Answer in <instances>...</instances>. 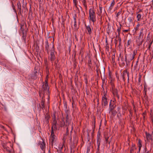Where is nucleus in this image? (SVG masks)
<instances>
[{"label":"nucleus","instance_id":"1","mask_svg":"<svg viewBox=\"0 0 153 153\" xmlns=\"http://www.w3.org/2000/svg\"><path fill=\"white\" fill-rule=\"evenodd\" d=\"M54 39L53 37V44L51 45V44H49L48 40L46 39L45 42V50L47 51L48 54H49V52L50 53V56L49 57V59L51 62L53 64V61L56 59V57L55 55V49L54 46L53 44Z\"/></svg>","mask_w":153,"mask_h":153},{"label":"nucleus","instance_id":"2","mask_svg":"<svg viewBox=\"0 0 153 153\" xmlns=\"http://www.w3.org/2000/svg\"><path fill=\"white\" fill-rule=\"evenodd\" d=\"M45 93L48 95L49 97V92L48 85H47L46 84H44L43 82L42 89L39 90V94L40 97H41L42 95L43 96H45Z\"/></svg>","mask_w":153,"mask_h":153},{"label":"nucleus","instance_id":"3","mask_svg":"<svg viewBox=\"0 0 153 153\" xmlns=\"http://www.w3.org/2000/svg\"><path fill=\"white\" fill-rule=\"evenodd\" d=\"M89 20L91 21L93 23L96 21V17L95 11H94V8H90L89 10Z\"/></svg>","mask_w":153,"mask_h":153},{"label":"nucleus","instance_id":"4","mask_svg":"<svg viewBox=\"0 0 153 153\" xmlns=\"http://www.w3.org/2000/svg\"><path fill=\"white\" fill-rule=\"evenodd\" d=\"M106 94L105 93L102 97V105L103 107H105L108 105V102L107 98L106 97Z\"/></svg>","mask_w":153,"mask_h":153},{"label":"nucleus","instance_id":"5","mask_svg":"<svg viewBox=\"0 0 153 153\" xmlns=\"http://www.w3.org/2000/svg\"><path fill=\"white\" fill-rule=\"evenodd\" d=\"M122 77L124 81H125V78H127L128 80L129 81V73L127 69L124 70L122 73Z\"/></svg>","mask_w":153,"mask_h":153},{"label":"nucleus","instance_id":"6","mask_svg":"<svg viewBox=\"0 0 153 153\" xmlns=\"http://www.w3.org/2000/svg\"><path fill=\"white\" fill-rule=\"evenodd\" d=\"M101 74H100L101 78L102 77V78H106L105 74V68L102 65L101 67Z\"/></svg>","mask_w":153,"mask_h":153},{"label":"nucleus","instance_id":"7","mask_svg":"<svg viewBox=\"0 0 153 153\" xmlns=\"http://www.w3.org/2000/svg\"><path fill=\"white\" fill-rule=\"evenodd\" d=\"M50 117L48 113L45 115L44 119L43 120L44 123L48 124L49 122V119Z\"/></svg>","mask_w":153,"mask_h":153},{"label":"nucleus","instance_id":"8","mask_svg":"<svg viewBox=\"0 0 153 153\" xmlns=\"http://www.w3.org/2000/svg\"><path fill=\"white\" fill-rule=\"evenodd\" d=\"M57 121H56L55 119H54V120H53V122L52 123V126L51 128V129H53L55 131L57 130Z\"/></svg>","mask_w":153,"mask_h":153},{"label":"nucleus","instance_id":"9","mask_svg":"<svg viewBox=\"0 0 153 153\" xmlns=\"http://www.w3.org/2000/svg\"><path fill=\"white\" fill-rule=\"evenodd\" d=\"M38 74V71L37 70H36V67L34 68V71L33 72V74L31 75V78L34 79H37V74Z\"/></svg>","mask_w":153,"mask_h":153},{"label":"nucleus","instance_id":"10","mask_svg":"<svg viewBox=\"0 0 153 153\" xmlns=\"http://www.w3.org/2000/svg\"><path fill=\"white\" fill-rule=\"evenodd\" d=\"M112 93L113 95L116 97L118 100L120 99L119 96L118 94V90L117 89L112 88Z\"/></svg>","mask_w":153,"mask_h":153},{"label":"nucleus","instance_id":"11","mask_svg":"<svg viewBox=\"0 0 153 153\" xmlns=\"http://www.w3.org/2000/svg\"><path fill=\"white\" fill-rule=\"evenodd\" d=\"M17 7L18 8V10H19V13L20 15L22 14V10H21V4L19 1L17 2Z\"/></svg>","mask_w":153,"mask_h":153},{"label":"nucleus","instance_id":"12","mask_svg":"<svg viewBox=\"0 0 153 153\" xmlns=\"http://www.w3.org/2000/svg\"><path fill=\"white\" fill-rule=\"evenodd\" d=\"M85 25L86 29L88 32V34L90 35L92 33V30L91 26L89 25H87L86 24H85Z\"/></svg>","mask_w":153,"mask_h":153},{"label":"nucleus","instance_id":"13","mask_svg":"<svg viewBox=\"0 0 153 153\" xmlns=\"http://www.w3.org/2000/svg\"><path fill=\"white\" fill-rule=\"evenodd\" d=\"M137 149L135 145L132 143L131 146V147L130 153H133L135 150Z\"/></svg>","mask_w":153,"mask_h":153},{"label":"nucleus","instance_id":"14","mask_svg":"<svg viewBox=\"0 0 153 153\" xmlns=\"http://www.w3.org/2000/svg\"><path fill=\"white\" fill-rule=\"evenodd\" d=\"M96 66L97 68L96 71L97 75V78H100L99 72H100V74H101V71L100 69L99 68V66L97 65H96Z\"/></svg>","mask_w":153,"mask_h":153},{"label":"nucleus","instance_id":"15","mask_svg":"<svg viewBox=\"0 0 153 153\" xmlns=\"http://www.w3.org/2000/svg\"><path fill=\"white\" fill-rule=\"evenodd\" d=\"M26 5V3H25V4L23 3L22 5L23 8L22 10V12H23V11L24 12V13H26L27 12V7Z\"/></svg>","mask_w":153,"mask_h":153},{"label":"nucleus","instance_id":"16","mask_svg":"<svg viewBox=\"0 0 153 153\" xmlns=\"http://www.w3.org/2000/svg\"><path fill=\"white\" fill-rule=\"evenodd\" d=\"M88 66L89 69H92V62L91 60L90 57H89L88 62Z\"/></svg>","mask_w":153,"mask_h":153},{"label":"nucleus","instance_id":"17","mask_svg":"<svg viewBox=\"0 0 153 153\" xmlns=\"http://www.w3.org/2000/svg\"><path fill=\"white\" fill-rule=\"evenodd\" d=\"M136 54V53L135 52V51H134L133 52V54L131 53L129 55V59L131 61L134 58Z\"/></svg>","mask_w":153,"mask_h":153},{"label":"nucleus","instance_id":"18","mask_svg":"<svg viewBox=\"0 0 153 153\" xmlns=\"http://www.w3.org/2000/svg\"><path fill=\"white\" fill-rule=\"evenodd\" d=\"M42 99L41 100V104L42 105V108L43 109V108H45V105L44 103L45 102V100L44 98L45 97V96H42Z\"/></svg>","mask_w":153,"mask_h":153},{"label":"nucleus","instance_id":"19","mask_svg":"<svg viewBox=\"0 0 153 153\" xmlns=\"http://www.w3.org/2000/svg\"><path fill=\"white\" fill-rule=\"evenodd\" d=\"M146 136L147 140H152V135L149 133H148L147 132L146 133Z\"/></svg>","mask_w":153,"mask_h":153},{"label":"nucleus","instance_id":"20","mask_svg":"<svg viewBox=\"0 0 153 153\" xmlns=\"http://www.w3.org/2000/svg\"><path fill=\"white\" fill-rule=\"evenodd\" d=\"M144 29L143 28H142L140 30V35L139 38H138V40H140L142 36V38L143 37L144 34L143 33Z\"/></svg>","mask_w":153,"mask_h":153},{"label":"nucleus","instance_id":"21","mask_svg":"<svg viewBox=\"0 0 153 153\" xmlns=\"http://www.w3.org/2000/svg\"><path fill=\"white\" fill-rule=\"evenodd\" d=\"M122 25H121L120 24V26L119 27H118L117 29V31L118 33V36H116V37H117V36H120V30L121 28Z\"/></svg>","mask_w":153,"mask_h":153},{"label":"nucleus","instance_id":"22","mask_svg":"<svg viewBox=\"0 0 153 153\" xmlns=\"http://www.w3.org/2000/svg\"><path fill=\"white\" fill-rule=\"evenodd\" d=\"M40 148H41V149L43 150L44 149V148H45V143L44 141H43L42 142V143L40 144Z\"/></svg>","mask_w":153,"mask_h":153},{"label":"nucleus","instance_id":"23","mask_svg":"<svg viewBox=\"0 0 153 153\" xmlns=\"http://www.w3.org/2000/svg\"><path fill=\"white\" fill-rule=\"evenodd\" d=\"M115 54L111 56L112 58V62L114 65H116V63L115 61Z\"/></svg>","mask_w":153,"mask_h":153},{"label":"nucleus","instance_id":"24","mask_svg":"<svg viewBox=\"0 0 153 153\" xmlns=\"http://www.w3.org/2000/svg\"><path fill=\"white\" fill-rule=\"evenodd\" d=\"M111 115L112 117L115 116L116 114L117 113V111H116L115 110H114L111 111Z\"/></svg>","mask_w":153,"mask_h":153},{"label":"nucleus","instance_id":"25","mask_svg":"<svg viewBox=\"0 0 153 153\" xmlns=\"http://www.w3.org/2000/svg\"><path fill=\"white\" fill-rule=\"evenodd\" d=\"M51 136V144L52 146H53V143L54 140V139H55V135H54L52 136Z\"/></svg>","mask_w":153,"mask_h":153},{"label":"nucleus","instance_id":"26","mask_svg":"<svg viewBox=\"0 0 153 153\" xmlns=\"http://www.w3.org/2000/svg\"><path fill=\"white\" fill-rule=\"evenodd\" d=\"M111 101L112 100H111L109 103V108H115L116 106V105H115L114 104H112L111 103Z\"/></svg>","mask_w":153,"mask_h":153},{"label":"nucleus","instance_id":"27","mask_svg":"<svg viewBox=\"0 0 153 153\" xmlns=\"http://www.w3.org/2000/svg\"><path fill=\"white\" fill-rule=\"evenodd\" d=\"M69 117L68 116H66L65 122L66 124H65L66 126H67L69 124V122H68Z\"/></svg>","mask_w":153,"mask_h":153},{"label":"nucleus","instance_id":"28","mask_svg":"<svg viewBox=\"0 0 153 153\" xmlns=\"http://www.w3.org/2000/svg\"><path fill=\"white\" fill-rule=\"evenodd\" d=\"M106 46H105V48H106V49L107 50V51H109V46H108V41L107 39L106 40Z\"/></svg>","mask_w":153,"mask_h":153},{"label":"nucleus","instance_id":"29","mask_svg":"<svg viewBox=\"0 0 153 153\" xmlns=\"http://www.w3.org/2000/svg\"><path fill=\"white\" fill-rule=\"evenodd\" d=\"M105 139L106 141V143H108L109 144H110V142H111V140H108V139H109L108 137H105Z\"/></svg>","mask_w":153,"mask_h":153},{"label":"nucleus","instance_id":"30","mask_svg":"<svg viewBox=\"0 0 153 153\" xmlns=\"http://www.w3.org/2000/svg\"><path fill=\"white\" fill-rule=\"evenodd\" d=\"M114 4H115L114 0H113V1L112 2V3L111 4V6L109 8V9H110V10L112 9L113 6L114 5Z\"/></svg>","mask_w":153,"mask_h":153},{"label":"nucleus","instance_id":"31","mask_svg":"<svg viewBox=\"0 0 153 153\" xmlns=\"http://www.w3.org/2000/svg\"><path fill=\"white\" fill-rule=\"evenodd\" d=\"M142 141L140 139L138 140V145L139 148H141L142 147Z\"/></svg>","mask_w":153,"mask_h":153},{"label":"nucleus","instance_id":"32","mask_svg":"<svg viewBox=\"0 0 153 153\" xmlns=\"http://www.w3.org/2000/svg\"><path fill=\"white\" fill-rule=\"evenodd\" d=\"M141 15L140 14H137V20L138 21H140L141 19Z\"/></svg>","mask_w":153,"mask_h":153},{"label":"nucleus","instance_id":"33","mask_svg":"<svg viewBox=\"0 0 153 153\" xmlns=\"http://www.w3.org/2000/svg\"><path fill=\"white\" fill-rule=\"evenodd\" d=\"M101 139L100 138H97V145H100Z\"/></svg>","mask_w":153,"mask_h":153},{"label":"nucleus","instance_id":"34","mask_svg":"<svg viewBox=\"0 0 153 153\" xmlns=\"http://www.w3.org/2000/svg\"><path fill=\"white\" fill-rule=\"evenodd\" d=\"M140 26V24L139 23H138L136 26V27L134 28L135 30V32H136L137 30H138L139 29V27Z\"/></svg>","mask_w":153,"mask_h":153},{"label":"nucleus","instance_id":"35","mask_svg":"<svg viewBox=\"0 0 153 153\" xmlns=\"http://www.w3.org/2000/svg\"><path fill=\"white\" fill-rule=\"evenodd\" d=\"M73 3H74L75 7L76 8H77V4L78 1L77 0H73Z\"/></svg>","mask_w":153,"mask_h":153},{"label":"nucleus","instance_id":"36","mask_svg":"<svg viewBox=\"0 0 153 153\" xmlns=\"http://www.w3.org/2000/svg\"><path fill=\"white\" fill-rule=\"evenodd\" d=\"M94 120V122H93V125H94V129H93V131L94 130V128L95 127V123H96V121H95V117H94L93 119Z\"/></svg>","mask_w":153,"mask_h":153},{"label":"nucleus","instance_id":"37","mask_svg":"<svg viewBox=\"0 0 153 153\" xmlns=\"http://www.w3.org/2000/svg\"><path fill=\"white\" fill-rule=\"evenodd\" d=\"M101 79L102 80V87H103V86L104 85V84L105 82V79H106V78H102V77H101Z\"/></svg>","mask_w":153,"mask_h":153},{"label":"nucleus","instance_id":"38","mask_svg":"<svg viewBox=\"0 0 153 153\" xmlns=\"http://www.w3.org/2000/svg\"><path fill=\"white\" fill-rule=\"evenodd\" d=\"M132 19L131 17H129L128 19V22H129V23H132Z\"/></svg>","mask_w":153,"mask_h":153},{"label":"nucleus","instance_id":"39","mask_svg":"<svg viewBox=\"0 0 153 153\" xmlns=\"http://www.w3.org/2000/svg\"><path fill=\"white\" fill-rule=\"evenodd\" d=\"M12 7L13 10H14V11L15 12H16V10L15 7V6L13 4V2H12Z\"/></svg>","mask_w":153,"mask_h":153},{"label":"nucleus","instance_id":"40","mask_svg":"<svg viewBox=\"0 0 153 153\" xmlns=\"http://www.w3.org/2000/svg\"><path fill=\"white\" fill-rule=\"evenodd\" d=\"M44 62L45 64V66H47V65H48V63L47 62V59H44Z\"/></svg>","mask_w":153,"mask_h":153},{"label":"nucleus","instance_id":"41","mask_svg":"<svg viewBox=\"0 0 153 153\" xmlns=\"http://www.w3.org/2000/svg\"><path fill=\"white\" fill-rule=\"evenodd\" d=\"M83 5L84 6V7L85 8V9L86 11L87 10V5L86 4V3H82Z\"/></svg>","mask_w":153,"mask_h":153},{"label":"nucleus","instance_id":"42","mask_svg":"<svg viewBox=\"0 0 153 153\" xmlns=\"http://www.w3.org/2000/svg\"><path fill=\"white\" fill-rule=\"evenodd\" d=\"M131 43V39L128 40L127 42V46H128Z\"/></svg>","mask_w":153,"mask_h":153},{"label":"nucleus","instance_id":"43","mask_svg":"<svg viewBox=\"0 0 153 153\" xmlns=\"http://www.w3.org/2000/svg\"><path fill=\"white\" fill-rule=\"evenodd\" d=\"M65 122H64V120H63V122H62V123L60 124V126L61 127H63L65 125Z\"/></svg>","mask_w":153,"mask_h":153},{"label":"nucleus","instance_id":"44","mask_svg":"<svg viewBox=\"0 0 153 153\" xmlns=\"http://www.w3.org/2000/svg\"><path fill=\"white\" fill-rule=\"evenodd\" d=\"M121 12H122V10H120V11L117 14V15H116V17H117V18H118V16L119 15H120L121 13Z\"/></svg>","mask_w":153,"mask_h":153},{"label":"nucleus","instance_id":"45","mask_svg":"<svg viewBox=\"0 0 153 153\" xmlns=\"http://www.w3.org/2000/svg\"><path fill=\"white\" fill-rule=\"evenodd\" d=\"M54 130L53 129H51V136H52L53 135H54Z\"/></svg>","mask_w":153,"mask_h":153},{"label":"nucleus","instance_id":"46","mask_svg":"<svg viewBox=\"0 0 153 153\" xmlns=\"http://www.w3.org/2000/svg\"><path fill=\"white\" fill-rule=\"evenodd\" d=\"M143 39L142 40L140 41H139V42H138V45L139 46H140V45H142V43L143 42Z\"/></svg>","mask_w":153,"mask_h":153},{"label":"nucleus","instance_id":"47","mask_svg":"<svg viewBox=\"0 0 153 153\" xmlns=\"http://www.w3.org/2000/svg\"><path fill=\"white\" fill-rule=\"evenodd\" d=\"M115 108H109V113H111V111L114 110Z\"/></svg>","mask_w":153,"mask_h":153},{"label":"nucleus","instance_id":"48","mask_svg":"<svg viewBox=\"0 0 153 153\" xmlns=\"http://www.w3.org/2000/svg\"><path fill=\"white\" fill-rule=\"evenodd\" d=\"M26 34H25L24 32L23 33V36L22 37L24 39H26Z\"/></svg>","mask_w":153,"mask_h":153},{"label":"nucleus","instance_id":"49","mask_svg":"<svg viewBox=\"0 0 153 153\" xmlns=\"http://www.w3.org/2000/svg\"><path fill=\"white\" fill-rule=\"evenodd\" d=\"M66 132L65 133V135H68V134H69V132H68V127H67L66 129Z\"/></svg>","mask_w":153,"mask_h":153},{"label":"nucleus","instance_id":"50","mask_svg":"<svg viewBox=\"0 0 153 153\" xmlns=\"http://www.w3.org/2000/svg\"><path fill=\"white\" fill-rule=\"evenodd\" d=\"M76 61H74V68H75L76 66Z\"/></svg>","mask_w":153,"mask_h":153},{"label":"nucleus","instance_id":"51","mask_svg":"<svg viewBox=\"0 0 153 153\" xmlns=\"http://www.w3.org/2000/svg\"><path fill=\"white\" fill-rule=\"evenodd\" d=\"M99 9H100V13L101 14L102 13V7L100 6H99Z\"/></svg>","mask_w":153,"mask_h":153},{"label":"nucleus","instance_id":"52","mask_svg":"<svg viewBox=\"0 0 153 153\" xmlns=\"http://www.w3.org/2000/svg\"><path fill=\"white\" fill-rule=\"evenodd\" d=\"M115 74H116V77L117 78L118 80H119V76L118 75L117 73V72H116L115 73Z\"/></svg>","mask_w":153,"mask_h":153},{"label":"nucleus","instance_id":"53","mask_svg":"<svg viewBox=\"0 0 153 153\" xmlns=\"http://www.w3.org/2000/svg\"><path fill=\"white\" fill-rule=\"evenodd\" d=\"M66 116H68L69 115V111L67 110L66 111Z\"/></svg>","mask_w":153,"mask_h":153},{"label":"nucleus","instance_id":"54","mask_svg":"<svg viewBox=\"0 0 153 153\" xmlns=\"http://www.w3.org/2000/svg\"><path fill=\"white\" fill-rule=\"evenodd\" d=\"M100 136H101L100 134V133H98L97 134V138H98V137L100 138Z\"/></svg>","mask_w":153,"mask_h":153},{"label":"nucleus","instance_id":"55","mask_svg":"<svg viewBox=\"0 0 153 153\" xmlns=\"http://www.w3.org/2000/svg\"><path fill=\"white\" fill-rule=\"evenodd\" d=\"M130 29L129 28L128 30H123V32H127Z\"/></svg>","mask_w":153,"mask_h":153},{"label":"nucleus","instance_id":"56","mask_svg":"<svg viewBox=\"0 0 153 153\" xmlns=\"http://www.w3.org/2000/svg\"><path fill=\"white\" fill-rule=\"evenodd\" d=\"M129 112H130V116H131V117H132V112H131V110L129 111Z\"/></svg>","mask_w":153,"mask_h":153},{"label":"nucleus","instance_id":"57","mask_svg":"<svg viewBox=\"0 0 153 153\" xmlns=\"http://www.w3.org/2000/svg\"><path fill=\"white\" fill-rule=\"evenodd\" d=\"M100 145H97V151H100Z\"/></svg>","mask_w":153,"mask_h":153},{"label":"nucleus","instance_id":"58","mask_svg":"<svg viewBox=\"0 0 153 153\" xmlns=\"http://www.w3.org/2000/svg\"><path fill=\"white\" fill-rule=\"evenodd\" d=\"M117 37H118V40H119L120 45V42H121V38L120 37V36H117Z\"/></svg>","mask_w":153,"mask_h":153},{"label":"nucleus","instance_id":"59","mask_svg":"<svg viewBox=\"0 0 153 153\" xmlns=\"http://www.w3.org/2000/svg\"><path fill=\"white\" fill-rule=\"evenodd\" d=\"M143 120H144V121H145L146 117H145V115L144 114V113H143Z\"/></svg>","mask_w":153,"mask_h":153},{"label":"nucleus","instance_id":"60","mask_svg":"<svg viewBox=\"0 0 153 153\" xmlns=\"http://www.w3.org/2000/svg\"><path fill=\"white\" fill-rule=\"evenodd\" d=\"M109 79H110L111 78V73L110 72L109 73Z\"/></svg>","mask_w":153,"mask_h":153},{"label":"nucleus","instance_id":"61","mask_svg":"<svg viewBox=\"0 0 153 153\" xmlns=\"http://www.w3.org/2000/svg\"><path fill=\"white\" fill-rule=\"evenodd\" d=\"M141 77V76L140 75H139V78H138V81L139 82H140Z\"/></svg>","mask_w":153,"mask_h":153},{"label":"nucleus","instance_id":"62","mask_svg":"<svg viewBox=\"0 0 153 153\" xmlns=\"http://www.w3.org/2000/svg\"><path fill=\"white\" fill-rule=\"evenodd\" d=\"M48 79H46L45 81V84H46L47 85H48Z\"/></svg>","mask_w":153,"mask_h":153},{"label":"nucleus","instance_id":"63","mask_svg":"<svg viewBox=\"0 0 153 153\" xmlns=\"http://www.w3.org/2000/svg\"><path fill=\"white\" fill-rule=\"evenodd\" d=\"M153 42V40L152 41L149 43V45H150L151 46Z\"/></svg>","mask_w":153,"mask_h":153},{"label":"nucleus","instance_id":"64","mask_svg":"<svg viewBox=\"0 0 153 153\" xmlns=\"http://www.w3.org/2000/svg\"><path fill=\"white\" fill-rule=\"evenodd\" d=\"M141 148H139V150L137 152V153H139L140 152V149H141Z\"/></svg>","mask_w":153,"mask_h":153}]
</instances>
